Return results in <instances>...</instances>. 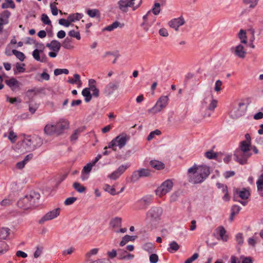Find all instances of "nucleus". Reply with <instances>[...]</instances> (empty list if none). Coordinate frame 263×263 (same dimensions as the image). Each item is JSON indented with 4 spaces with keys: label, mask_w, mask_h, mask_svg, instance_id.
Instances as JSON below:
<instances>
[{
    "label": "nucleus",
    "mask_w": 263,
    "mask_h": 263,
    "mask_svg": "<svg viewBox=\"0 0 263 263\" xmlns=\"http://www.w3.org/2000/svg\"><path fill=\"white\" fill-rule=\"evenodd\" d=\"M257 188L258 192H261L263 191V179L260 176L259 179L256 182Z\"/></svg>",
    "instance_id": "obj_62"
},
{
    "label": "nucleus",
    "mask_w": 263,
    "mask_h": 263,
    "mask_svg": "<svg viewBox=\"0 0 263 263\" xmlns=\"http://www.w3.org/2000/svg\"><path fill=\"white\" fill-rule=\"evenodd\" d=\"M143 249L149 253H152L154 251L153 245L152 243H146L143 245Z\"/></svg>",
    "instance_id": "obj_54"
},
{
    "label": "nucleus",
    "mask_w": 263,
    "mask_h": 263,
    "mask_svg": "<svg viewBox=\"0 0 263 263\" xmlns=\"http://www.w3.org/2000/svg\"><path fill=\"white\" fill-rule=\"evenodd\" d=\"M129 165H120L116 170V171L117 173L119 175V176H121L129 167Z\"/></svg>",
    "instance_id": "obj_53"
},
{
    "label": "nucleus",
    "mask_w": 263,
    "mask_h": 263,
    "mask_svg": "<svg viewBox=\"0 0 263 263\" xmlns=\"http://www.w3.org/2000/svg\"><path fill=\"white\" fill-rule=\"evenodd\" d=\"M132 7L134 11L139 8L142 3V0H130Z\"/></svg>",
    "instance_id": "obj_49"
},
{
    "label": "nucleus",
    "mask_w": 263,
    "mask_h": 263,
    "mask_svg": "<svg viewBox=\"0 0 263 263\" xmlns=\"http://www.w3.org/2000/svg\"><path fill=\"white\" fill-rule=\"evenodd\" d=\"M204 156L209 159H214L217 158V153L214 152L213 150H210L206 152Z\"/></svg>",
    "instance_id": "obj_45"
},
{
    "label": "nucleus",
    "mask_w": 263,
    "mask_h": 263,
    "mask_svg": "<svg viewBox=\"0 0 263 263\" xmlns=\"http://www.w3.org/2000/svg\"><path fill=\"white\" fill-rule=\"evenodd\" d=\"M238 37L241 40V43L246 44L247 43L246 31L241 29L238 33Z\"/></svg>",
    "instance_id": "obj_42"
},
{
    "label": "nucleus",
    "mask_w": 263,
    "mask_h": 263,
    "mask_svg": "<svg viewBox=\"0 0 263 263\" xmlns=\"http://www.w3.org/2000/svg\"><path fill=\"white\" fill-rule=\"evenodd\" d=\"M5 83L13 90H14V88L19 87V82L14 78H11L8 80H5Z\"/></svg>",
    "instance_id": "obj_18"
},
{
    "label": "nucleus",
    "mask_w": 263,
    "mask_h": 263,
    "mask_svg": "<svg viewBox=\"0 0 263 263\" xmlns=\"http://www.w3.org/2000/svg\"><path fill=\"white\" fill-rule=\"evenodd\" d=\"M42 52H43V50L35 49L32 52V56L35 60L39 61L41 58L40 54Z\"/></svg>",
    "instance_id": "obj_56"
},
{
    "label": "nucleus",
    "mask_w": 263,
    "mask_h": 263,
    "mask_svg": "<svg viewBox=\"0 0 263 263\" xmlns=\"http://www.w3.org/2000/svg\"><path fill=\"white\" fill-rule=\"evenodd\" d=\"M73 188L79 193H83L86 190V187L82 185L80 183L75 182L73 184Z\"/></svg>",
    "instance_id": "obj_43"
},
{
    "label": "nucleus",
    "mask_w": 263,
    "mask_h": 263,
    "mask_svg": "<svg viewBox=\"0 0 263 263\" xmlns=\"http://www.w3.org/2000/svg\"><path fill=\"white\" fill-rule=\"evenodd\" d=\"M11 15V13L8 10L4 11L1 14L0 23H3L4 25L8 24V18Z\"/></svg>",
    "instance_id": "obj_19"
},
{
    "label": "nucleus",
    "mask_w": 263,
    "mask_h": 263,
    "mask_svg": "<svg viewBox=\"0 0 263 263\" xmlns=\"http://www.w3.org/2000/svg\"><path fill=\"white\" fill-rule=\"evenodd\" d=\"M10 229L8 228H2L0 229V239H6L8 237Z\"/></svg>",
    "instance_id": "obj_26"
},
{
    "label": "nucleus",
    "mask_w": 263,
    "mask_h": 263,
    "mask_svg": "<svg viewBox=\"0 0 263 263\" xmlns=\"http://www.w3.org/2000/svg\"><path fill=\"white\" fill-rule=\"evenodd\" d=\"M68 35L73 37L76 38L77 40H80L81 39V35L79 32H76L74 30H71L69 31Z\"/></svg>",
    "instance_id": "obj_60"
},
{
    "label": "nucleus",
    "mask_w": 263,
    "mask_h": 263,
    "mask_svg": "<svg viewBox=\"0 0 263 263\" xmlns=\"http://www.w3.org/2000/svg\"><path fill=\"white\" fill-rule=\"evenodd\" d=\"M132 4L130 0H120L118 2L119 8L122 12H127L128 7H132Z\"/></svg>",
    "instance_id": "obj_16"
},
{
    "label": "nucleus",
    "mask_w": 263,
    "mask_h": 263,
    "mask_svg": "<svg viewBox=\"0 0 263 263\" xmlns=\"http://www.w3.org/2000/svg\"><path fill=\"white\" fill-rule=\"evenodd\" d=\"M217 230H218L219 234V236H220L221 239L223 241H227L228 239V235H226V230H225L224 227L222 226L219 227H218Z\"/></svg>",
    "instance_id": "obj_30"
},
{
    "label": "nucleus",
    "mask_w": 263,
    "mask_h": 263,
    "mask_svg": "<svg viewBox=\"0 0 263 263\" xmlns=\"http://www.w3.org/2000/svg\"><path fill=\"white\" fill-rule=\"evenodd\" d=\"M58 3L56 2H54L53 3L50 4V8L51 10V13L53 15H57L58 13V9L57 7H56V5H57Z\"/></svg>",
    "instance_id": "obj_61"
},
{
    "label": "nucleus",
    "mask_w": 263,
    "mask_h": 263,
    "mask_svg": "<svg viewBox=\"0 0 263 263\" xmlns=\"http://www.w3.org/2000/svg\"><path fill=\"white\" fill-rule=\"evenodd\" d=\"M54 125L55 128V134L58 135L61 134L64 130L68 128L69 127V123L65 120L60 121Z\"/></svg>",
    "instance_id": "obj_12"
},
{
    "label": "nucleus",
    "mask_w": 263,
    "mask_h": 263,
    "mask_svg": "<svg viewBox=\"0 0 263 263\" xmlns=\"http://www.w3.org/2000/svg\"><path fill=\"white\" fill-rule=\"evenodd\" d=\"M140 175V174L138 170L134 171L131 176L130 181L133 183L137 181L140 178H141Z\"/></svg>",
    "instance_id": "obj_47"
},
{
    "label": "nucleus",
    "mask_w": 263,
    "mask_h": 263,
    "mask_svg": "<svg viewBox=\"0 0 263 263\" xmlns=\"http://www.w3.org/2000/svg\"><path fill=\"white\" fill-rule=\"evenodd\" d=\"M237 149L246 153H251V144L247 143L246 141H242L240 143L239 149Z\"/></svg>",
    "instance_id": "obj_21"
},
{
    "label": "nucleus",
    "mask_w": 263,
    "mask_h": 263,
    "mask_svg": "<svg viewBox=\"0 0 263 263\" xmlns=\"http://www.w3.org/2000/svg\"><path fill=\"white\" fill-rule=\"evenodd\" d=\"M83 131V129L78 128L74 130L73 133L70 136L71 141H76L78 138V135Z\"/></svg>",
    "instance_id": "obj_51"
},
{
    "label": "nucleus",
    "mask_w": 263,
    "mask_h": 263,
    "mask_svg": "<svg viewBox=\"0 0 263 263\" xmlns=\"http://www.w3.org/2000/svg\"><path fill=\"white\" fill-rule=\"evenodd\" d=\"M105 191L106 192H108L112 195H115L117 194L115 188L111 187L110 185H109L108 184H105Z\"/></svg>",
    "instance_id": "obj_59"
},
{
    "label": "nucleus",
    "mask_w": 263,
    "mask_h": 263,
    "mask_svg": "<svg viewBox=\"0 0 263 263\" xmlns=\"http://www.w3.org/2000/svg\"><path fill=\"white\" fill-rule=\"evenodd\" d=\"M127 252L124 250L119 249L117 250L118 258L120 260L126 259Z\"/></svg>",
    "instance_id": "obj_41"
},
{
    "label": "nucleus",
    "mask_w": 263,
    "mask_h": 263,
    "mask_svg": "<svg viewBox=\"0 0 263 263\" xmlns=\"http://www.w3.org/2000/svg\"><path fill=\"white\" fill-rule=\"evenodd\" d=\"M46 71L47 69H45L43 73L40 74L41 79H38L37 78V77H36L35 79L39 82H42L43 80L48 81L50 79V76Z\"/></svg>",
    "instance_id": "obj_33"
},
{
    "label": "nucleus",
    "mask_w": 263,
    "mask_h": 263,
    "mask_svg": "<svg viewBox=\"0 0 263 263\" xmlns=\"http://www.w3.org/2000/svg\"><path fill=\"white\" fill-rule=\"evenodd\" d=\"M40 194L37 192L32 191L29 195L20 199L17 202L18 207L24 210L35 208L40 204Z\"/></svg>",
    "instance_id": "obj_1"
},
{
    "label": "nucleus",
    "mask_w": 263,
    "mask_h": 263,
    "mask_svg": "<svg viewBox=\"0 0 263 263\" xmlns=\"http://www.w3.org/2000/svg\"><path fill=\"white\" fill-rule=\"evenodd\" d=\"M92 166L93 165L91 163L87 164L84 166L82 170V173L89 174L92 169Z\"/></svg>",
    "instance_id": "obj_63"
},
{
    "label": "nucleus",
    "mask_w": 263,
    "mask_h": 263,
    "mask_svg": "<svg viewBox=\"0 0 263 263\" xmlns=\"http://www.w3.org/2000/svg\"><path fill=\"white\" fill-rule=\"evenodd\" d=\"M236 241L238 245L241 246L243 243V234L241 233H238L235 236Z\"/></svg>",
    "instance_id": "obj_52"
},
{
    "label": "nucleus",
    "mask_w": 263,
    "mask_h": 263,
    "mask_svg": "<svg viewBox=\"0 0 263 263\" xmlns=\"http://www.w3.org/2000/svg\"><path fill=\"white\" fill-rule=\"evenodd\" d=\"M83 14L79 13H76L70 14L68 16V19L71 22H74L76 21H79L83 17Z\"/></svg>",
    "instance_id": "obj_31"
},
{
    "label": "nucleus",
    "mask_w": 263,
    "mask_h": 263,
    "mask_svg": "<svg viewBox=\"0 0 263 263\" xmlns=\"http://www.w3.org/2000/svg\"><path fill=\"white\" fill-rule=\"evenodd\" d=\"M11 52L21 61H23L25 60V56L23 52L15 49H13Z\"/></svg>",
    "instance_id": "obj_40"
},
{
    "label": "nucleus",
    "mask_w": 263,
    "mask_h": 263,
    "mask_svg": "<svg viewBox=\"0 0 263 263\" xmlns=\"http://www.w3.org/2000/svg\"><path fill=\"white\" fill-rule=\"evenodd\" d=\"M141 177H148L152 175L150 170L146 168H140L139 170Z\"/></svg>",
    "instance_id": "obj_39"
},
{
    "label": "nucleus",
    "mask_w": 263,
    "mask_h": 263,
    "mask_svg": "<svg viewBox=\"0 0 263 263\" xmlns=\"http://www.w3.org/2000/svg\"><path fill=\"white\" fill-rule=\"evenodd\" d=\"M252 155V153H246L236 149L234 154V159L241 165L247 163L248 159Z\"/></svg>",
    "instance_id": "obj_7"
},
{
    "label": "nucleus",
    "mask_w": 263,
    "mask_h": 263,
    "mask_svg": "<svg viewBox=\"0 0 263 263\" xmlns=\"http://www.w3.org/2000/svg\"><path fill=\"white\" fill-rule=\"evenodd\" d=\"M173 186V182L170 179L164 181L160 186L155 190L156 194L160 197L166 195L170 192Z\"/></svg>",
    "instance_id": "obj_5"
},
{
    "label": "nucleus",
    "mask_w": 263,
    "mask_h": 263,
    "mask_svg": "<svg viewBox=\"0 0 263 263\" xmlns=\"http://www.w3.org/2000/svg\"><path fill=\"white\" fill-rule=\"evenodd\" d=\"M60 212L61 209L60 208H56L48 212L39 220V223L42 224L46 221L57 218L60 215Z\"/></svg>",
    "instance_id": "obj_10"
},
{
    "label": "nucleus",
    "mask_w": 263,
    "mask_h": 263,
    "mask_svg": "<svg viewBox=\"0 0 263 263\" xmlns=\"http://www.w3.org/2000/svg\"><path fill=\"white\" fill-rule=\"evenodd\" d=\"M231 51L233 52L235 55L240 58H245L247 53L244 50L243 46L241 44L237 45L235 48L232 47L231 48Z\"/></svg>",
    "instance_id": "obj_15"
},
{
    "label": "nucleus",
    "mask_w": 263,
    "mask_h": 263,
    "mask_svg": "<svg viewBox=\"0 0 263 263\" xmlns=\"http://www.w3.org/2000/svg\"><path fill=\"white\" fill-rule=\"evenodd\" d=\"M210 174L209 166L205 165L199 166L197 173L190 175L189 181L194 184L201 183L206 179Z\"/></svg>",
    "instance_id": "obj_3"
},
{
    "label": "nucleus",
    "mask_w": 263,
    "mask_h": 263,
    "mask_svg": "<svg viewBox=\"0 0 263 263\" xmlns=\"http://www.w3.org/2000/svg\"><path fill=\"white\" fill-rule=\"evenodd\" d=\"M161 132L159 129H156L153 132H151L149 134L147 137V140L151 141L155 137V135H160Z\"/></svg>",
    "instance_id": "obj_50"
},
{
    "label": "nucleus",
    "mask_w": 263,
    "mask_h": 263,
    "mask_svg": "<svg viewBox=\"0 0 263 263\" xmlns=\"http://www.w3.org/2000/svg\"><path fill=\"white\" fill-rule=\"evenodd\" d=\"M123 26V24L122 25L119 22L115 21L112 24L106 26L103 30L108 31H111L117 28L118 27H122Z\"/></svg>",
    "instance_id": "obj_29"
},
{
    "label": "nucleus",
    "mask_w": 263,
    "mask_h": 263,
    "mask_svg": "<svg viewBox=\"0 0 263 263\" xmlns=\"http://www.w3.org/2000/svg\"><path fill=\"white\" fill-rule=\"evenodd\" d=\"M234 194L238 195L239 197L243 200L248 199L251 195L249 191L246 188H243L241 191H240L238 189H235Z\"/></svg>",
    "instance_id": "obj_17"
},
{
    "label": "nucleus",
    "mask_w": 263,
    "mask_h": 263,
    "mask_svg": "<svg viewBox=\"0 0 263 263\" xmlns=\"http://www.w3.org/2000/svg\"><path fill=\"white\" fill-rule=\"evenodd\" d=\"M82 95L85 98V101L89 102L92 99V95L90 93V90L89 88H85L82 91Z\"/></svg>",
    "instance_id": "obj_22"
},
{
    "label": "nucleus",
    "mask_w": 263,
    "mask_h": 263,
    "mask_svg": "<svg viewBox=\"0 0 263 263\" xmlns=\"http://www.w3.org/2000/svg\"><path fill=\"white\" fill-rule=\"evenodd\" d=\"M87 14L90 17H100V13L99 10H98L97 9H88L87 10Z\"/></svg>",
    "instance_id": "obj_34"
},
{
    "label": "nucleus",
    "mask_w": 263,
    "mask_h": 263,
    "mask_svg": "<svg viewBox=\"0 0 263 263\" xmlns=\"http://www.w3.org/2000/svg\"><path fill=\"white\" fill-rule=\"evenodd\" d=\"M69 73V70L67 69H55L54 70V74L55 76H59L60 74L64 73L66 74H68Z\"/></svg>",
    "instance_id": "obj_57"
},
{
    "label": "nucleus",
    "mask_w": 263,
    "mask_h": 263,
    "mask_svg": "<svg viewBox=\"0 0 263 263\" xmlns=\"http://www.w3.org/2000/svg\"><path fill=\"white\" fill-rule=\"evenodd\" d=\"M39 92H40V91L38 89L33 88L32 89L28 90L26 93V96L30 100L33 99V97L35 96L37 93Z\"/></svg>",
    "instance_id": "obj_25"
},
{
    "label": "nucleus",
    "mask_w": 263,
    "mask_h": 263,
    "mask_svg": "<svg viewBox=\"0 0 263 263\" xmlns=\"http://www.w3.org/2000/svg\"><path fill=\"white\" fill-rule=\"evenodd\" d=\"M28 39L29 40H31L32 42H26L27 44H33L35 45V47L37 48H39L38 49L39 50H43V51H44V50L45 49V47L43 43L37 42L35 40H34L32 38H30V37H28Z\"/></svg>",
    "instance_id": "obj_38"
},
{
    "label": "nucleus",
    "mask_w": 263,
    "mask_h": 263,
    "mask_svg": "<svg viewBox=\"0 0 263 263\" xmlns=\"http://www.w3.org/2000/svg\"><path fill=\"white\" fill-rule=\"evenodd\" d=\"M41 20L42 22L45 25H51V22L50 20L48 15L45 13H43L41 15Z\"/></svg>",
    "instance_id": "obj_55"
},
{
    "label": "nucleus",
    "mask_w": 263,
    "mask_h": 263,
    "mask_svg": "<svg viewBox=\"0 0 263 263\" xmlns=\"http://www.w3.org/2000/svg\"><path fill=\"white\" fill-rule=\"evenodd\" d=\"M73 77L74 79L69 78V79L67 81V82L72 84H74L79 82L80 84H81V81L80 80V76L79 74L75 73L73 75Z\"/></svg>",
    "instance_id": "obj_44"
},
{
    "label": "nucleus",
    "mask_w": 263,
    "mask_h": 263,
    "mask_svg": "<svg viewBox=\"0 0 263 263\" xmlns=\"http://www.w3.org/2000/svg\"><path fill=\"white\" fill-rule=\"evenodd\" d=\"M185 23L184 18L181 16L178 18L172 19L168 22L169 26L175 30H178V28L183 25Z\"/></svg>",
    "instance_id": "obj_13"
},
{
    "label": "nucleus",
    "mask_w": 263,
    "mask_h": 263,
    "mask_svg": "<svg viewBox=\"0 0 263 263\" xmlns=\"http://www.w3.org/2000/svg\"><path fill=\"white\" fill-rule=\"evenodd\" d=\"M119 86L120 81L115 80L113 82H109L106 85L103 92L106 96L109 97L112 95L114 91L119 88Z\"/></svg>",
    "instance_id": "obj_11"
},
{
    "label": "nucleus",
    "mask_w": 263,
    "mask_h": 263,
    "mask_svg": "<svg viewBox=\"0 0 263 263\" xmlns=\"http://www.w3.org/2000/svg\"><path fill=\"white\" fill-rule=\"evenodd\" d=\"M128 140V138L127 137V136L126 134L124 133L120 134L115 138V141H116L117 145L120 148H122L126 145Z\"/></svg>",
    "instance_id": "obj_14"
},
{
    "label": "nucleus",
    "mask_w": 263,
    "mask_h": 263,
    "mask_svg": "<svg viewBox=\"0 0 263 263\" xmlns=\"http://www.w3.org/2000/svg\"><path fill=\"white\" fill-rule=\"evenodd\" d=\"M122 219L120 217H116L112 219L109 223L110 226L112 228H118L121 226Z\"/></svg>",
    "instance_id": "obj_24"
},
{
    "label": "nucleus",
    "mask_w": 263,
    "mask_h": 263,
    "mask_svg": "<svg viewBox=\"0 0 263 263\" xmlns=\"http://www.w3.org/2000/svg\"><path fill=\"white\" fill-rule=\"evenodd\" d=\"M44 133L48 135L55 134V128L54 125H46L44 128Z\"/></svg>",
    "instance_id": "obj_27"
},
{
    "label": "nucleus",
    "mask_w": 263,
    "mask_h": 263,
    "mask_svg": "<svg viewBox=\"0 0 263 263\" xmlns=\"http://www.w3.org/2000/svg\"><path fill=\"white\" fill-rule=\"evenodd\" d=\"M149 164L152 167L157 170H163L165 167V165L163 163L156 160H151Z\"/></svg>",
    "instance_id": "obj_20"
},
{
    "label": "nucleus",
    "mask_w": 263,
    "mask_h": 263,
    "mask_svg": "<svg viewBox=\"0 0 263 263\" xmlns=\"http://www.w3.org/2000/svg\"><path fill=\"white\" fill-rule=\"evenodd\" d=\"M43 139L36 135L25 137L23 141V146L27 151H33L43 144Z\"/></svg>",
    "instance_id": "obj_4"
},
{
    "label": "nucleus",
    "mask_w": 263,
    "mask_h": 263,
    "mask_svg": "<svg viewBox=\"0 0 263 263\" xmlns=\"http://www.w3.org/2000/svg\"><path fill=\"white\" fill-rule=\"evenodd\" d=\"M169 246L167 248V251L170 253L175 252L180 248L179 245L175 241H172L170 243Z\"/></svg>",
    "instance_id": "obj_28"
},
{
    "label": "nucleus",
    "mask_w": 263,
    "mask_h": 263,
    "mask_svg": "<svg viewBox=\"0 0 263 263\" xmlns=\"http://www.w3.org/2000/svg\"><path fill=\"white\" fill-rule=\"evenodd\" d=\"M15 7L14 3L12 0H6L5 3H4L2 5V8L3 9L11 8L14 9Z\"/></svg>",
    "instance_id": "obj_37"
},
{
    "label": "nucleus",
    "mask_w": 263,
    "mask_h": 263,
    "mask_svg": "<svg viewBox=\"0 0 263 263\" xmlns=\"http://www.w3.org/2000/svg\"><path fill=\"white\" fill-rule=\"evenodd\" d=\"M153 199L154 197L152 195H146L143 196L135 203L137 209L145 210L147 209L152 203Z\"/></svg>",
    "instance_id": "obj_6"
},
{
    "label": "nucleus",
    "mask_w": 263,
    "mask_h": 263,
    "mask_svg": "<svg viewBox=\"0 0 263 263\" xmlns=\"http://www.w3.org/2000/svg\"><path fill=\"white\" fill-rule=\"evenodd\" d=\"M149 11H151V13L152 12L156 15H158L161 11L160 3L155 2L152 9Z\"/></svg>",
    "instance_id": "obj_35"
},
{
    "label": "nucleus",
    "mask_w": 263,
    "mask_h": 263,
    "mask_svg": "<svg viewBox=\"0 0 263 263\" xmlns=\"http://www.w3.org/2000/svg\"><path fill=\"white\" fill-rule=\"evenodd\" d=\"M168 100V98L167 96H161L155 105L149 109L148 111L152 112L154 114L160 112L163 108L166 107Z\"/></svg>",
    "instance_id": "obj_9"
},
{
    "label": "nucleus",
    "mask_w": 263,
    "mask_h": 263,
    "mask_svg": "<svg viewBox=\"0 0 263 263\" xmlns=\"http://www.w3.org/2000/svg\"><path fill=\"white\" fill-rule=\"evenodd\" d=\"M62 46L67 49H71L73 48L71 45V39L68 37H66L62 43Z\"/></svg>",
    "instance_id": "obj_32"
},
{
    "label": "nucleus",
    "mask_w": 263,
    "mask_h": 263,
    "mask_svg": "<svg viewBox=\"0 0 263 263\" xmlns=\"http://www.w3.org/2000/svg\"><path fill=\"white\" fill-rule=\"evenodd\" d=\"M246 111L245 104L239 102L236 106L233 108L230 112V116L232 119H237L244 115Z\"/></svg>",
    "instance_id": "obj_8"
},
{
    "label": "nucleus",
    "mask_w": 263,
    "mask_h": 263,
    "mask_svg": "<svg viewBox=\"0 0 263 263\" xmlns=\"http://www.w3.org/2000/svg\"><path fill=\"white\" fill-rule=\"evenodd\" d=\"M9 246L5 241L0 240V254L6 252Z\"/></svg>",
    "instance_id": "obj_46"
},
{
    "label": "nucleus",
    "mask_w": 263,
    "mask_h": 263,
    "mask_svg": "<svg viewBox=\"0 0 263 263\" xmlns=\"http://www.w3.org/2000/svg\"><path fill=\"white\" fill-rule=\"evenodd\" d=\"M136 238V236H130L128 235H126L122 238V240L120 242V246L121 247H123L125 245V244L128 241L135 240Z\"/></svg>",
    "instance_id": "obj_23"
},
{
    "label": "nucleus",
    "mask_w": 263,
    "mask_h": 263,
    "mask_svg": "<svg viewBox=\"0 0 263 263\" xmlns=\"http://www.w3.org/2000/svg\"><path fill=\"white\" fill-rule=\"evenodd\" d=\"M61 47V43L57 40H52V47L50 48V50L55 51L59 52Z\"/></svg>",
    "instance_id": "obj_36"
},
{
    "label": "nucleus",
    "mask_w": 263,
    "mask_h": 263,
    "mask_svg": "<svg viewBox=\"0 0 263 263\" xmlns=\"http://www.w3.org/2000/svg\"><path fill=\"white\" fill-rule=\"evenodd\" d=\"M163 213V209L160 206L152 207L146 214V223L147 230L156 229Z\"/></svg>",
    "instance_id": "obj_2"
},
{
    "label": "nucleus",
    "mask_w": 263,
    "mask_h": 263,
    "mask_svg": "<svg viewBox=\"0 0 263 263\" xmlns=\"http://www.w3.org/2000/svg\"><path fill=\"white\" fill-rule=\"evenodd\" d=\"M90 90L92 91V96L96 98H98L99 96L100 91L99 89L96 87V85H92L90 88H89Z\"/></svg>",
    "instance_id": "obj_58"
},
{
    "label": "nucleus",
    "mask_w": 263,
    "mask_h": 263,
    "mask_svg": "<svg viewBox=\"0 0 263 263\" xmlns=\"http://www.w3.org/2000/svg\"><path fill=\"white\" fill-rule=\"evenodd\" d=\"M199 257V254L197 253H194L191 257L187 258L184 263H192L194 260L197 259Z\"/></svg>",
    "instance_id": "obj_64"
},
{
    "label": "nucleus",
    "mask_w": 263,
    "mask_h": 263,
    "mask_svg": "<svg viewBox=\"0 0 263 263\" xmlns=\"http://www.w3.org/2000/svg\"><path fill=\"white\" fill-rule=\"evenodd\" d=\"M258 0H243V3L246 5L250 4L249 8H254L258 4Z\"/></svg>",
    "instance_id": "obj_48"
}]
</instances>
